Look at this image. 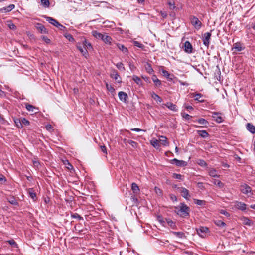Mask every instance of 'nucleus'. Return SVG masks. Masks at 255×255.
<instances>
[{"mask_svg": "<svg viewBox=\"0 0 255 255\" xmlns=\"http://www.w3.org/2000/svg\"><path fill=\"white\" fill-rule=\"evenodd\" d=\"M163 139L161 140V141L162 142V144L164 145H167L168 144V142L167 141V138L166 137L162 136L161 137Z\"/></svg>", "mask_w": 255, "mask_h": 255, "instance_id": "58", "label": "nucleus"}, {"mask_svg": "<svg viewBox=\"0 0 255 255\" xmlns=\"http://www.w3.org/2000/svg\"><path fill=\"white\" fill-rule=\"evenodd\" d=\"M64 164L67 165L66 167L68 170H70L73 169V166L69 162L68 160H66Z\"/></svg>", "mask_w": 255, "mask_h": 255, "instance_id": "53", "label": "nucleus"}, {"mask_svg": "<svg viewBox=\"0 0 255 255\" xmlns=\"http://www.w3.org/2000/svg\"><path fill=\"white\" fill-rule=\"evenodd\" d=\"M182 116L183 118H185L186 120H189L192 117L191 116L189 115L188 114H186L185 113H182Z\"/></svg>", "mask_w": 255, "mask_h": 255, "instance_id": "60", "label": "nucleus"}, {"mask_svg": "<svg viewBox=\"0 0 255 255\" xmlns=\"http://www.w3.org/2000/svg\"><path fill=\"white\" fill-rule=\"evenodd\" d=\"M36 28L41 33H47L46 28L41 23H37L36 24Z\"/></svg>", "mask_w": 255, "mask_h": 255, "instance_id": "16", "label": "nucleus"}, {"mask_svg": "<svg viewBox=\"0 0 255 255\" xmlns=\"http://www.w3.org/2000/svg\"><path fill=\"white\" fill-rule=\"evenodd\" d=\"M132 79L137 85H141L142 84L141 79L137 76L133 75Z\"/></svg>", "mask_w": 255, "mask_h": 255, "instance_id": "34", "label": "nucleus"}, {"mask_svg": "<svg viewBox=\"0 0 255 255\" xmlns=\"http://www.w3.org/2000/svg\"><path fill=\"white\" fill-rule=\"evenodd\" d=\"M25 108L28 111L34 112V113H36L37 112H34V109L38 110L37 108H36L29 103L25 104Z\"/></svg>", "mask_w": 255, "mask_h": 255, "instance_id": "22", "label": "nucleus"}, {"mask_svg": "<svg viewBox=\"0 0 255 255\" xmlns=\"http://www.w3.org/2000/svg\"><path fill=\"white\" fill-rule=\"evenodd\" d=\"M118 48L122 51L124 53L127 54L128 53V49L124 45L121 44H117Z\"/></svg>", "mask_w": 255, "mask_h": 255, "instance_id": "30", "label": "nucleus"}, {"mask_svg": "<svg viewBox=\"0 0 255 255\" xmlns=\"http://www.w3.org/2000/svg\"><path fill=\"white\" fill-rule=\"evenodd\" d=\"M197 121L200 124L203 125L205 127H207L209 125V122L204 118H199Z\"/></svg>", "mask_w": 255, "mask_h": 255, "instance_id": "28", "label": "nucleus"}, {"mask_svg": "<svg viewBox=\"0 0 255 255\" xmlns=\"http://www.w3.org/2000/svg\"><path fill=\"white\" fill-rule=\"evenodd\" d=\"M211 113L213 114L212 117L217 123H221L224 121L223 117L221 116V115H222L221 113L213 112H211Z\"/></svg>", "mask_w": 255, "mask_h": 255, "instance_id": "4", "label": "nucleus"}, {"mask_svg": "<svg viewBox=\"0 0 255 255\" xmlns=\"http://www.w3.org/2000/svg\"><path fill=\"white\" fill-rule=\"evenodd\" d=\"M21 119H16L14 120L15 124L16 127L19 128H21L23 127L22 125Z\"/></svg>", "mask_w": 255, "mask_h": 255, "instance_id": "40", "label": "nucleus"}, {"mask_svg": "<svg viewBox=\"0 0 255 255\" xmlns=\"http://www.w3.org/2000/svg\"><path fill=\"white\" fill-rule=\"evenodd\" d=\"M131 189L134 193L137 194L139 193L140 189L139 187L135 183H132L131 184Z\"/></svg>", "mask_w": 255, "mask_h": 255, "instance_id": "29", "label": "nucleus"}, {"mask_svg": "<svg viewBox=\"0 0 255 255\" xmlns=\"http://www.w3.org/2000/svg\"><path fill=\"white\" fill-rule=\"evenodd\" d=\"M189 19L191 24L196 29H199L200 28L202 24L197 17L194 15H191L189 17Z\"/></svg>", "mask_w": 255, "mask_h": 255, "instance_id": "2", "label": "nucleus"}, {"mask_svg": "<svg viewBox=\"0 0 255 255\" xmlns=\"http://www.w3.org/2000/svg\"><path fill=\"white\" fill-rule=\"evenodd\" d=\"M21 122H22V126L23 125L25 126H28L30 124L29 121L28 120H27L26 119H25V118H22Z\"/></svg>", "mask_w": 255, "mask_h": 255, "instance_id": "50", "label": "nucleus"}, {"mask_svg": "<svg viewBox=\"0 0 255 255\" xmlns=\"http://www.w3.org/2000/svg\"><path fill=\"white\" fill-rule=\"evenodd\" d=\"M28 193L29 197L33 199V201H36V193L34 192L33 188H29L28 190Z\"/></svg>", "mask_w": 255, "mask_h": 255, "instance_id": "18", "label": "nucleus"}, {"mask_svg": "<svg viewBox=\"0 0 255 255\" xmlns=\"http://www.w3.org/2000/svg\"><path fill=\"white\" fill-rule=\"evenodd\" d=\"M118 96L121 101L125 103H127V99L128 98V95L126 92L123 91L119 92L118 93Z\"/></svg>", "mask_w": 255, "mask_h": 255, "instance_id": "13", "label": "nucleus"}, {"mask_svg": "<svg viewBox=\"0 0 255 255\" xmlns=\"http://www.w3.org/2000/svg\"><path fill=\"white\" fill-rule=\"evenodd\" d=\"M41 38L46 43H49L51 41L46 36H42Z\"/></svg>", "mask_w": 255, "mask_h": 255, "instance_id": "63", "label": "nucleus"}, {"mask_svg": "<svg viewBox=\"0 0 255 255\" xmlns=\"http://www.w3.org/2000/svg\"><path fill=\"white\" fill-rule=\"evenodd\" d=\"M124 142L126 143H128L130 145H131L134 148H136L137 147L138 143L133 140H124Z\"/></svg>", "mask_w": 255, "mask_h": 255, "instance_id": "32", "label": "nucleus"}, {"mask_svg": "<svg viewBox=\"0 0 255 255\" xmlns=\"http://www.w3.org/2000/svg\"><path fill=\"white\" fill-rule=\"evenodd\" d=\"M173 177L175 179L183 180V176L181 174H177V173H173Z\"/></svg>", "mask_w": 255, "mask_h": 255, "instance_id": "49", "label": "nucleus"}, {"mask_svg": "<svg viewBox=\"0 0 255 255\" xmlns=\"http://www.w3.org/2000/svg\"><path fill=\"white\" fill-rule=\"evenodd\" d=\"M102 40L106 44H108L111 45V41L112 40V38L106 34H104L103 38H102Z\"/></svg>", "mask_w": 255, "mask_h": 255, "instance_id": "23", "label": "nucleus"}, {"mask_svg": "<svg viewBox=\"0 0 255 255\" xmlns=\"http://www.w3.org/2000/svg\"><path fill=\"white\" fill-rule=\"evenodd\" d=\"M220 213L226 217H229L230 214L225 210H221Z\"/></svg>", "mask_w": 255, "mask_h": 255, "instance_id": "56", "label": "nucleus"}, {"mask_svg": "<svg viewBox=\"0 0 255 255\" xmlns=\"http://www.w3.org/2000/svg\"><path fill=\"white\" fill-rule=\"evenodd\" d=\"M145 68L147 72H148L150 74H152L153 72H154V70L151 67V65L148 62H146V63L145 64Z\"/></svg>", "mask_w": 255, "mask_h": 255, "instance_id": "24", "label": "nucleus"}, {"mask_svg": "<svg viewBox=\"0 0 255 255\" xmlns=\"http://www.w3.org/2000/svg\"><path fill=\"white\" fill-rule=\"evenodd\" d=\"M171 163L175 164L178 167H184L187 165V162L183 160H179L174 158L171 160Z\"/></svg>", "mask_w": 255, "mask_h": 255, "instance_id": "8", "label": "nucleus"}, {"mask_svg": "<svg viewBox=\"0 0 255 255\" xmlns=\"http://www.w3.org/2000/svg\"><path fill=\"white\" fill-rule=\"evenodd\" d=\"M9 202L12 205L18 206L19 204L14 197H11L8 200Z\"/></svg>", "mask_w": 255, "mask_h": 255, "instance_id": "43", "label": "nucleus"}, {"mask_svg": "<svg viewBox=\"0 0 255 255\" xmlns=\"http://www.w3.org/2000/svg\"><path fill=\"white\" fill-rule=\"evenodd\" d=\"M15 7V5L14 4H10L9 5L8 7H7L6 8H5V10L7 11H10L11 10H12L13 9H14Z\"/></svg>", "mask_w": 255, "mask_h": 255, "instance_id": "62", "label": "nucleus"}, {"mask_svg": "<svg viewBox=\"0 0 255 255\" xmlns=\"http://www.w3.org/2000/svg\"><path fill=\"white\" fill-rule=\"evenodd\" d=\"M71 217L72 218L77 219L78 220H83V218L80 216L78 214L75 213H71Z\"/></svg>", "mask_w": 255, "mask_h": 255, "instance_id": "41", "label": "nucleus"}, {"mask_svg": "<svg viewBox=\"0 0 255 255\" xmlns=\"http://www.w3.org/2000/svg\"><path fill=\"white\" fill-rule=\"evenodd\" d=\"M166 106L169 109H170V110H171L172 111H176L177 110V108H176V105L173 104L172 103H171V102L167 103V104L166 105Z\"/></svg>", "mask_w": 255, "mask_h": 255, "instance_id": "36", "label": "nucleus"}, {"mask_svg": "<svg viewBox=\"0 0 255 255\" xmlns=\"http://www.w3.org/2000/svg\"><path fill=\"white\" fill-rule=\"evenodd\" d=\"M241 220L242 221L243 224L245 225L251 226L253 225V222L248 217H242L241 218Z\"/></svg>", "mask_w": 255, "mask_h": 255, "instance_id": "17", "label": "nucleus"}, {"mask_svg": "<svg viewBox=\"0 0 255 255\" xmlns=\"http://www.w3.org/2000/svg\"><path fill=\"white\" fill-rule=\"evenodd\" d=\"M209 175L213 177H218L216 174V170L215 169H212L210 171Z\"/></svg>", "mask_w": 255, "mask_h": 255, "instance_id": "51", "label": "nucleus"}, {"mask_svg": "<svg viewBox=\"0 0 255 255\" xmlns=\"http://www.w3.org/2000/svg\"><path fill=\"white\" fill-rule=\"evenodd\" d=\"M92 35L94 37H95L97 39H100L101 40H102V38H103V35H104V34H102L99 33V32H98L96 30L92 31Z\"/></svg>", "mask_w": 255, "mask_h": 255, "instance_id": "31", "label": "nucleus"}, {"mask_svg": "<svg viewBox=\"0 0 255 255\" xmlns=\"http://www.w3.org/2000/svg\"><path fill=\"white\" fill-rule=\"evenodd\" d=\"M191 96L192 97H195V100L198 101L199 102H204V100H200V98L202 97L203 96V95L201 93H192L191 94Z\"/></svg>", "mask_w": 255, "mask_h": 255, "instance_id": "19", "label": "nucleus"}, {"mask_svg": "<svg viewBox=\"0 0 255 255\" xmlns=\"http://www.w3.org/2000/svg\"><path fill=\"white\" fill-rule=\"evenodd\" d=\"M214 223L218 227H225L226 225L225 223L220 220H216L214 221Z\"/></svg>", "mask_w": 255, "mask_h": 255, "instance_id": "37", "label": "nucleus"}, {"mask_svg": "<svg viewBox=\"0 0 255 255\" xmlns=\"http://www.w3.org/2000/svg\"><path fill=\"white\" fill-rule=\"evenodd\" d=\"M172 234L180 238H186L184 233L182 232H172Z\"/></svg>", "mask_w": 255, "mask_h": 255, "instance_id": "38", "label": "nucleus"}, {"mask_svg": "<svg viewBox=\"0 0 255 255\" xmlns=\"http://www.w3.org/2000/svg\"><path fill=\"white\" fill-rule=\"evenodd\" d=\"M168 5L169 6V8L171 10H173L175 8V3L173 0H169L167 2Z\"/></svg>", "mask_w": 255, "mask_h": 255, "instance_id": "39", "label": "nucleus"}, {"mask_svg": "<svg viewBox=\"0 0 255 255\" xmlns=\"http://www.w3.org/2000/svg\"><path fill=\"white\" fill-rule=\"evenodd\" d=\"M7 242L10 245H11V246L13 247H14V248H17L18 247V245L17 244V243L15 242V241L13 239H11V240H8L7 241Z\"/></svg>", "mask_w": 255, "mask_h": 255, "instance_id": "48", "label": "nucleus"}, {"mask_svg": "<svg viewBox=\"0 0 255 255\" xmlns=\"http://www.w3.org/2000/svg\"><path fill=\"white\" fill-rule=\"evenodd\" d=\"M198 163L201 166H205L207 165L206 162L204 160L202 159H200Z\"/></svg>", "mask_w": 255, "mask_h": 255, "instance_id": "61", "label": "nucleus"}, {"mask_svg": "<svg viewBox=\"0 0 255 255\" xmlns=\"http://www.w3.org/2000/svg\"><path fill=\"white\" fill-rule=\"evenodd\" d=\"M209 231L208 228L207 227H200L196 229L198 234L201 237L203 238L205 236L206 233Z\"/></svg>", "mask_w": 255, "mask_h": 255, "instance_id": "9", "label": "nucleus"}, {"mask_svg": "<svg viewBox=\"0 0 255 255\" xmlns=\"http://www.w3.org/2000/svg\"><path fill=\"white\" fill-rule=\"evenodd\" d=\"M83 47V46L81 43H78L76 44L77 48L80 51V52L83 54V56H84L85 57L87 58V57L88 56L87 49H84V48Z\"/></svg>", "mask_w": 255, "mask_h": 255, "instance_id": "10", "label": "nucleus"}, {"mask_svg": "<svg viewBox=\"0 0 255 255\" xmlns=\"http://www.w3.org/2000/svg\"><path fill=\"white\" fill-rule=\"evenodd\" d=\"M184 51L188 54H191L193 53V46L190 42L188 41H185L184 43V46L183 47Z\"/></svg>", "mask_w": 255, "mask_h": 255, "instance_id": "6", "label": "nucleus"}, {"mask_svg": "<svg viewBox=\"0 0 255 255\" xmlns=\"http://www.w3.org/2000/svg\"><path fill=\"white\" fill-rule=\"evenodd\" d=\"M116 67L119 69L120 70L122 71H125V68L124 66V64L122 62H119L116 64Z\"/></svg>", "mask_w": 255, "mask_h": 255, "instance_id": "46", "label": "nucleus"}, {"mask_svg": "<svg viewBox=\"0 0 255 255\" xmlns=\"http://www.w3.org/2000/svg\"><path fill=\"white\" fill-rule=\"evenodd\" d=\"M42 5L44 7H49L50 6V2L49 0H40Z\"/></svg>", "mask_w": 255, "mask_h": 255, "instance_id": "44", "label": "nucleus"}, {"mask_svg": "<svg viewBox=\"0 0 255 255\" xmlns=\"http://www.w3.org/2000/svg\"><path fill=\"white\" fill-rule=\"evenodd\" d=\"M178 190L181 193V195L183 197L186 199H189L190 196L189 195L188 190L183 187H178Z\"/></svg>", "mask_w": 255, "mask_h": 255, "instance_id": "7", "label": "nucleus"}, {"mask_svg": "<svg viewBox=\"0 0 255 255\" xmlns=\"http://www.w3.org/2000/svg\"><path fill=\"white\" fill-rule=\"evenodd\" d=\"M213 31V29L211 30L210 32H206L203 35L202 37V41L203 42V44L206 46L207 48L209 47L210 39H211V32Z\"/></svg>", "mask_w": 255, "mask_h": 255, "instance_id": "3", "label": "nucleus"}, {"mask_svg": "<svg viewBox=\"0 0 255 255\" xmlns=\"http://www.w3.org/2000/svg\"><path fill=\"white\" fill-rule=\"evenodd\" d=\"M7 26L11 30H14L16 29V26L11 21L8 22Z\"/></svg>", "mask_w": 255, "mask_h": 255, "instance_id": "47", "label": "nucleus"}, {"mask_svg": "<svg viewBox=\"0 0 255 255\" xmlns=\"http://www.w3.org/2000/svg\"><path fill=\"white\" fill-rule=\"evenodd\" d=\"M157 219L158 221L161 223L162 225H164V224L165 223V221L164 220V219L161 216H158Z\"/></svg>", "mask_w": 255, "mask_h": 255, "instance_id": "59", "label": "nucleus"}, {"mask_svg": "<svg viewBox=\"0 0 255 255\" xmlns=\"http://www.w3.org/2000/svg\"><path fill=\"white\" fill-rule=\"evenodd\" d=\"M232 48V50H234L236 52L241 51L243 49H244L245 47H243L242 44L240 42H237L233 44Z\"/></svg>", "mask_w": 255, "mask_h": 255, "instance_id": "15", "label": "nucleus"}, {"mask_svg": "<svg viewBox=\"0 0 255 255\" xmlns=\"http://www.w3.org/2000/svg\"><path fill=\"white\" fill-rule=\"evenodd\" d=\"M106 87L107 89L111 93H112L115 92V89L114 87L112 85H109L108 83H106Z\"/></svg>", "mask_w": 255, "mask_h": 255, "instance_id": "45", "label": "nucleus"}, {"mask_svg": "<svg viewBox=\"0 0 255 255\" xmlns=\"http://www.w3.org/2000/svg\"><path fill=\"white\" fill-rule=\"evenodd\" d=\"M175 212L179 216L187 218L189 216L190 208L184 202L180 203L179 205V209Z\"/></svg>", "mask_w": 255, "mask_h": 255, "instance_id": "1", "label": "nucleus"}, {"mask_svg": "<svg viewBox=\"0 0 255 255\" xmlns=\"http://www.w3.org/2000/svg\"><path fill=\"white\" fill-rule=\"evenodd\" d=\"M234 206L236 209L242 211H245L246 210L247 205L243 202L236 201Z\"/></svg>", "mask_w": 255, "mask_h": 255, "instance_id": "11", "label": "nucleus"}, {"mask_svg": "<svg viewBox=\"0 0 255 255\" xmlns=\"http://www.w3.org/2000/svg\"><path fill=\"white\" fill-rule=\"evenodd\" d=\"M247 129L252 133H255V127L250 123H248L246 126Z\"/></svg>", "mask_w": 255, "mask_h": 255, "instance_id": "26", "label": "nucleus"}, {"mask_svg": "<svg viewBox=\"0 0 255 255\" xmlns=\"http://www.w3.org/2000/svg\"><path fill=\"white\" fill-rule=\"evenodd\" d=\"M100 148L101 151L105 153V154H107V148L105 145H100Z\"/></svg>", "mask_w": 255, "mask_h": 255, "instance_id": "57", "label": "nucleus"}, {"mask_svg": "<svg viewBox=\"0 0 255 255\" xmlns=\"http://www.w3.org/2000/svg\"><path fill=\"white\" fill-rule=\"evenodd\" d=\"M162 72L163 74V75L166 77V78L170 81H171L173 80V78L174 77V75L173 74H170L168 73V71L165 70H163L162 71Z\"/></svg>", "mask_w": 255, "mask_h": 255, "instance_id": "21", "label": "nucleus"}, {"mask_svg": "<svg viewBox=\"0 0 255 255\" xmlns=\"http://www.w3.org/2000/svg\"><path fill=\"white\" fill-rule=\"evenodd\" d=\"M81 44L84 49H90L92 48L91 44L85 39L82 42Z\"/></svg>", "mask_w": 255, "mask_h": 255, "instance_id": "20", "label": "nucleus"}, {"mask_svg": "<svg viewBox=\"0 0 255 255\" xmlns=\"http://www.w3.org/2000/svg\"><path fill=\"white\" fill-rule=\"evenodd\" d=\"M44 17L46 19V21H48L50 24L56 26V27H63V25L61 24L56 19L46 16H44Z\"/></svg>", "mask_w": 255, "mask_h": 255, "instance_id": "5", "label": "nucleus"}, {"mask_svg": "<svg viewBox=\"0 0 255 255\" xmlns=\"http://www.w3.org/2000/svg\"><path fill=\"white\" fill-rule=\"evenodd\" d=\"M194 202L198 205H205L206 201L204 200H201L199 199H194Z\"/></svg>", "mask_w": 255, "mask_h": 255, "instance_id": "42", "label": "nucleus"}, {"mask_svg": "<svg viewBox=\"0 0 255 255\" xmlns=\"http://www.w3.org/2000/svg\"><path fill=\"white\" fill-rule=\"evenodd\" d=\"M66 37L70 41H74V38L72 36V35L68 34L67 36H66Z\"/></svg>", "mask_w": 255, "mask_h": 255, "instance_id": "64", "label": "nucleus"}, {"mask_svg": "<svg viewBox=\"0 0 255 255\" xmlns=\"http://www.w3.org/2000/svg\"><path fill=\"white\" fill-rule=\"evenodd\" d=\"M152 79L156 86H160L161 84L160 80H159L155 75H153Z\"/></svg>", "mask_w": 255, "mask_h": 255, "instance_id": "35", "label": "nucleus"}, {"mask_svg": "<svg viewBox=\"0 0 255 255\" xmlns=\"http://www.w3.org/2000/svg\"><path fill=\"white\" fill-rule=\"evenodd\" d=\"M214 183L216 185H217L219 187H222L223 185V183L219 180H215L214 182Z\"/></svg>", "mask_w": 255, "mask_h": 255, "instance_id": "55", "label": "nucleus"}, {"mask_svg": "<svg viewBox=\"0 0 255 255\" xmlns=\"http://www.w3.org/2000/svg\"><path fill=\"white\" fill-rule=\"evenodd\" d=\"M133 43H134V46H135L138 48L143 49L144 47V45L142 44L139 43V42H138L137 41H134Z\"/></svg>", "mask_w": 255, "mask_h": 255, "instance_id": "52", "label": "nucleus"}, {"mask_svg": "<svg viewBox=\"0 0 255 255\" xmlns=\"http://www.w3.org/2000/svg\"><path fill=\"white\" fill-rule=\"evenodd\" d=\"M111 77L114 79L115 80H117V82L120 83L122 82L121 79L120 77V76L117 70L114 69L112 71V73L111 74Z\"/></svg>", "mask_w": 255, "mask_h": 255, "instance_id": "14", "label": "nucleus"}, {"mask_svg": "<svg viewBox=\"0 0 255 255\" xmlns=\"http://www.w3.org/2000/svg\"><path fill=\"white\" fill-rule=\"evenodd\" d=\"M197 133L200 136L203 138H206L209 136L208 133L206 130H198Z\"/></svg>", "mask_w": 255, "mask_h": 255, "instance_id": "33", "label": "nucleus"}, {"mask_svg": "<svg viewBox=\"0 0 255 255\" xmlns=\"http://www.w3.org/2000/svg\"><path fill=\"white\" fill-rule=\"evenodd\" d=\"M155 191L157 194L159 196H161L162 195V191L160 188L158 187H155Z\"/></svg>", "mask_w": 255, "mask_h": 255, "instance_id": "54", "label": "nucleus"}, {"mask_svg": "<svg viewBox=\"0 0 255 255\" xmlns=\"http://www.w3.org/2000/svg\"><path fill=\"white\" fill-rule=\"evenodd\" d=\"M151 97L155 100L157 102L159 103H161L162 101V98L157 94L155 93L154 92H152L151 94Z\"/></svg>", "mask_w": 255, "mask_h": 255, "instance_id": "27", "label": "nucleus"}, {"mask_svg": "<svg viewBox=\"0 0 255 255\" xmlns=\"http://www.w3.org/2000/svg\"><path fill=\"white\" fill-rule=\"evenodd\" d=\"M166 222L167 223V224L172 228V229H175L176 228V225L174 222H173L171 219L170 218H166Z\"/></svg>", "mask_w": 255, "mask_h": 255, "instance_id": "25", "label": "nucleus"}, {"mask_svg": "<svg viewBox=\"0 0 255 255\" xmlns=\"http://www.w3.org/2000/svg\"><path fill=\"white\" fill-rule=\"evenodd\" d=\"M251 188L246 184L241 185L240 186V191L243 194H247L248 193L251 192Z\"/></svg>", "mask_w": 255, "mask_h": 255, "instance_id": "12", "label": "nucleus"}]
</instances>
